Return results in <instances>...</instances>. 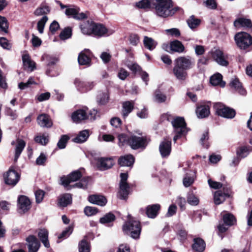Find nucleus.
<instances>
[{"label": "nucleus", "instance_id": "nucleus-1", "mask_svg": "<svg viewBox=\"0 0 252 252\" xmlns=\"http://www.w3.org/2000/svg\"><path fill=\"white\" fill-rule=\"evenodd\" d=\"M173 7L171 0H156L155 14L158 17L165 18L173 16L178 10Z\"/></svg>", "mask_w": 252, "mask_h": 252}, {"label": "nucleus", "instance_id": "nucleus-2", "mask_svg": "<svg viewBox=\"0 0 252 252\" xmlns=\"http://www.w3.org/2000/svg\"><path fill=\"white\" fill-rule=\"evenodd\" d=\"M123 231L133 239H138L141 233L140 222L135 220H129L123 225Z\"/></svg>", "mask_w": 252, "mask_h": 252}, {"label": "nucleus", "instance_id": "nucleus-3", "mask_svg": "<svg viewBox=\"0 0 252 252\" xmlns=\"http://www.w3.org/2000/svg\"><path fill=\"white\" fill-rule=\"evenodd\" d=\"M96 114L97 111L95 110L90 111L88 114L86 110L81 109L74 112L72 114L71 118L76 123H79L86 120L94 121L96 119Z\"/></svg>", "mask_w": 252, "mask_h": 252}, {"label": "nucleus", "instance_id": "nucleus-4", "mask_svg": "<svg viewBox=\"0 0 252 252\" xmlns=\"http://www.w3.org/2000/svg\"><path fill=\"white\" fill-rule=\"evenodd\" d=\"M234 38L237 45L241 49H246L252 45V37L246 32L237 33Z\"/></svg>", "mask_w": 252, "mask_h": 252}, {"label": "nucleus", "instance_id": "nucleus-5", "mask_svg": "<svg viewBox=\"0 0 252 252\" xmlns=\"http://www.w3.org/2000/svg\"><path fill=\"white\" fill-rule=\"evenodd\" d=\"M214 108L219 116L225 118L232 119L236 115L235 111L234 109L226 107L220 103L215 104Z\"/></svg>", "mask_w": 252, "mask_h": 252}, {"label": "nucleus", "instance_id": "nucleus-6", "mask_svg": "<svg viewBox=\"0 0 252 252\" xmlns=\"http://www.w3.org/2000/svg\"><path fill=\"white\" fill-rule=\"evenodd\" d=\"M149 142L148 139L145 137L131 135L129 137L128 145L134 150L140 148H145Z\"/></svg>", "mask_w": 252, "mask_h": 252}, {"label": "nucleus", "instance_id": "nucleus-7", "mask_svg": "<svg viewBox=\"0 0 252 252\" xmlns=\"http://www.w3.org/2000/svg\"><path fill=\"white\" fill-rule=\"evenodd\" d=\"M174 63L186 71L191 69L194 65L193 60L189 56L179 57L174 60Z\"/></svg>", "mask_w": 252, "mask_h": 252}, {"label": "nucleus", "instance_id": "nucleus-8", "mask_svg": "<svg viewBox=\"0 0 252 252\" xmlns=\"http://www.w3.org/2000/svg\"><path fill=\"white\" fill-rule=\"evenodd\" d=\"M174 133L187 134L188 129L185 119L183 117H177L171 122Z\"/></svg>", "mask_w": 252, "mask_h": 252}, {"label": "nucleus", "instance_id": "nucleus-9", "mask_svg": "<svg viewBox=\"0 0 252 252\" xmlns=\"http://www.w3.org/2000/svg\"><path fill=\"white\" fill-rule=\"evenodd\" d=\"M114 32V30L107 29L103 25L94 23L92 34L95 36H108L112 34Z\"/></svg>", "mask_w": 252, "mask_h": 252}, {"label": "nucleus", "instance_id": "nucleus-10", "mask_svg": "<svg viewBox=\"0 0 252 252\" xmlns=\"http://www.w3.org/2000/svg\"><path fill=\"white\" fill-rule=\"evenodd\" d=\"M223 191H216L214 195V202L216 205H219L222 203L227 197H229L231 193V189L230 187H223Z\"/></svg>", "mask_w": 252, "mask_h": 252}, {"label": "nucleus", "instance_id": "nucleus-11", "mask_svg": "<svg viewBox=\"0 0 252 252\" xmlns=\"http://www.w3.org/2000/svg\"><path fill=\"white\" fill-rule=\"evenodd\" d=\"M4 182L6 184L14 186L20 179V175L15 170L10 169L3 175Z\"/></svg>", "mask_w": 252, "mask_h": 252}, {"label": "nucleus", "instance_id": "nucleus-12", "mask_svg": "<svg viewBox=\"0 0 252 252\" xmlns=\"http://www.w3.org/2000/svg\"><path fill=\"white\" fill-rule=\"evenodd\" d=\"M82 177L81 172L79 171H74L71 173L67 176H63L61 177V184L65 188L68 186L71 182H73L80 179Z\"/></svg>", "mask_w": 252, "mask_h": 252}, {"label": "nucleus", "instance_id": "nucleus-13", "mask_svg": "<svg viewBox=\"0 0 252 252\" xmlns=\"http://www.w3.org/2000/svg\"><path fill=\"white\" fill-rule=\"evenodd\" d=\"M223 221L224 224H220L218 225V229L220 232H225L227 230L228 227L235 223L236 220L232 214L227 213L223 215Z\"/></svg>", "mask_w": 252, "mask_h": 252}, {"label": "nucleus", "instance_id": "nucleus-14", "mask_svg": "<svg viewBox=\"0 0 252 252\" xmlns=\"http://www.w3.org/2000/svg\"><path fill=\"white\" fill-rule=\"evenodd\" d=\"M159 151L163 158L169 156L171 152V141L169 138H164L160 143Z\"/></svg>", "mask_w": 252, "mask_h": 252}, {"label": "nucleus", "instance_id": "nucleus-15", "mask_svg": "<svg viewBox=\"0 0 252 252\" xmlns=\"http://www.w3.org/2000/svg\"><path fill=\"white\" fill-rule=\"evenodd\" d=\"M31 207L30 199L24 195H21L18 199V211L20 214H24L28 211Z\"/></svg>", "mask_w": 252, "mask_h": 252}, {"label": "nucleus", "instance_id": "nucleus-16", "mask_svg": "<svg viewBox=\"0 0 252 252\" xmlns=\"http://www.w3.org/2000/svg\"><path fill=\"white\" fill-rule=\"evenodd\" d=\"M213 59L220 65L226 66L228 64L227 56L219 49H216L211 52Z\"/></svg>", "mask_w": 252, "mask_h": 252}, {"label": "nucleus", "instance_id": "nucleus-17", "mask_svg": "<svg viewBox=\"0 0 252 252\" xmlns=\"http://www.w3.org/2000/svg\"><path fill=\"white\" fill-rule=\"evenodd\" d=\"M74 84L78 90L85 92L92 89L95 83L93 81L84 82L80 79L76 78L74 80Z\"/></svg>", "mask_w": 252, "mask_h": 252}, {"label": "nucleus", "instance_id": "nucleus-18", "mask_svg": "<svg viewBox=\"0 0 252 252\" xmlns=\"http://www.w3.org/2000/svg\"><path fill=\"white\" fill-rule=\"evenodd\" d=\"M79 11L80 9L78 7L68 8L66 9L65 13L67 16L77 20H82L87 18L86 14L83 12L79 13Z\"/></svg>", "mask_w": 252, "mask_h": 252}, {"label": "nucleus", "instance_id": "nucleus-19", "mask_svg": "<svg viewBox=\"0 0 252 252\" xmlns=\"http://www.w3.org/2000/svg\"><path fill=\"white\" fill-rule=\"evenodd\" d=\"M91 52L89 49H85L78 55V61L80 65L90 66L91 64Z\"/></svg>", "mask_w": 252, "mask_h": 252}, {"label": "nucleus", "instance_id": "nucleus-20", "mask_svg": "<svg viewBox=\"0 0 252 252\" xmlns=\"http://www.w3.org/2000/svg\"><path fill=\"white\" fill-rule=\"evenodd\" d=\"M12 145H15L14 161H16L26 146V142L21 139L17 138L15 141L11 142Z\"/></svg>", "mask_w": 252, "mask_h": 252}, {"label": "nucleus", "instance_id": "nucleus-21", "mask_svg": "<svg viewBox=\"0 0 252 252\" xmlns=\"http://www.w3.org/2000/svg\"><path fill=\"white\" fill-rule=\"evenodd\" d=\"M96 166L100 170L111 168L114 164L112 158H99L96 159Z\"/></svg>", "mask_w": 252, "mask_h": 252}, {"label": "nucleus", "instance_id": "nucleus-22", "mask_svg": "<svg viewBox=\"0 0 252 252\" xmlns=\"http://www.w3.org/2000/svg\"><path fill=\"white\" fill-rule=\"evenodd\" d=\"M26 241L28 243L29 252H37L40 246L37 238L33 235H30L27 238Z\"/></svg>", "mask_w": 252, "mask_h": 252}, {"label": "nucleus", "instance_id": "nucleus-23", "mask_svg": "<svg viewBox=\"0 0 252 252\" xmlns=\"http://www.w3.org/2000/svg\"><path fill=\"white\" fill-rule=\"evenodd\" d=\"M172 71L174 76L179 81H184L188 78V74L187 71L179 66L176 64L174 63V67Z\"/></svg>", "mask_w": 252, "mask_h": 252}, {"label": "nucleus", "instance_id": "nucleus-24", "mask_svg": "<svg viewBox=\"0 0 252 252\" xmlns=\"http://www.w3.org/2000/svg\"><path fill=\"white\" fill-rule=\"evenodd\" d=\"M38 124L43 127H50L52 126V122L50 117L46 114H42L37 118Z\"/></svg>", "mask_w": 252, "mask_h": 252}, {"label": "nucleus", "instance_id": "nucleus-25", "mask_svg": "<svg viewBox=\"0 0 252 252\" xmlns=\"http://www.w3.org/2000/svg\"><path fill=\"white\" fill-rule=\"evenodd\" d=\"M134 162V158L130 154L121 156L118 159V163L121 166H131Z\"/></svg>", "mask_w": 252, "mask_h": 252}, {"label": "nucleus", "instance_id": "nucleus-26", "mask_svg": "<svg viewBox=\"0 0 252 252\" xmlns=\"http://www.w3.org/2000/svg\"><path fill=\"white\" fill-rule=\"evenodd\" d=\"M22 61L25 69L32 71L35 68V63L31 59L28 54H26L22 56Z\"/></svg>", "mask_w": 252, "mask_h": 252}, {"label": "nucleus", "instance_id": "nucleus-27", "mask_svg": "<svg viewBox=\"0 0 252 252\" xmlns=\"http://www.w3.org/2000/svg\"><path fill=\"white\" fill-rule=\"evenodd\" d=\"M88 200L92 203L101 206H104L107 203L106 198L103 196L99 195H90L88 197Z\"/></svg>", "mask_w": 252, "mask_h": 252}, {"label": "nucleus", "instance_id": "nucleus-28", "mask_svg": "<svg viewBox=\"0 0 252 252\" xmlns=\"http://www.w3.org/2000/svg\"><path fill=\"white\" fill-rule=\"evenodd\" d=\"M160 208V205L158 204L149 205L146 208V215L149 218L154 219L158 215Z\"/></svg>", "mask_w": 252, "mask_h": 252}, {"label": "nucleus", "instance_id": "nucleus-29", "mask_svg": "<svg viewBox=\"0 0 252 252\" xmlns=\"http://www.w3.org/2000/svg\"><path fill=\"white\" fill-rule=\"evenodd\" d=\"M234 26L237 28L240 27L251 28L252 27V23L250 19L244 18H239L234 22Z\"/></svg>", "mask_w": 252, "mask_h": 252}, {"label": "nucleus", "instance_id": "nucleus-30", "mask_svg": "<svg viewBox=\"0 0 252 252\" xmlns=\"http://www.w3.org/2000/svg\"><path fill=\"white\" fill-rule=\"evenodd\" d=\"M89 136L90 131L88 129L83 130L72 140L75 143H82L86 141Z\"/></svg>", "mask_w": 252, "mask_h": 252}, {"label": "nucleus", "instance_id": "nucleus-31", "mask_svg": "<svg viewBox=\"0 0 252 252\" xmlns=\"http://www.w3.org/2000/svg\"><path fill=\"white\" fill-rule=\"evenodd\" d=\"M230 85L232 88H234L240 94L245 95L246 94V91L243 88L242 85L238 78H235L230 82Z\"/></svg>", "mask_w": 252, "mask_h": 252}, {"label": "nucleus", "instance_id": "nucleus-32", "mask_svg": "<svg viewBox=\"0 0 252 252\" xmlns=\"http://www.w3.org/2000/svg\"><path fill=\"white\" fill-rule=\"evenodd\" d=\"M170 49L172 51L182 53L184 52L185 47L181 42L178 40H175L170 43Z\"/></svg>", "mask_w": 252, "mask_h": 252}, {"label": "nucleus", "instance_id": "nucleus-33", "mask_svg": "<svg viewBox=\"0 0 252 252\" xmlns=\"http://www.w3.org/2000/svg\"><path fill=\"white\" fill-rule=\"evenodd\" d=\"M38 236L44 246L48 248L50 247V243L48 239V233L46 229H40L38 233Z\"/></svg>", "mask_w": 252, "mask_h": 252}, {"label": "nucleus", "instance_id": "nucleus-34", "mask_svg": "<svg viewBox=\"0 0 252 252\" xmlns=\"http://www.w3.org/2000/svg\"><path fill=\"white\" fill-rule=\"evenodd\" d=\"M94 23L87 21L80 26L82 33L84 34L91 35L92 34Z\"/></svg>", "mask_w": 252, "mask_h": 252}, {"label": "nucleus", "instance_id": "nucleus-35", "mask_svg": "<svg viewBox=\"0 0 252 252\" xmlns=\"http://www.w3.org/2000/svg\"><path fill=\"white\" fill-rule=\"evenodd\" d=\"M196 113L198 118H205L210 114V108L206 105L200 106L197 108Z\"/></svg>", "mask_w": 252, "mask_h": 252}, {"label": "nucleus", "instance_id": "nucleus-36", "mask_svg": "<svg viewBox=\"0 0 252 252\" xmlns=\"http://www.w3.org/2000/svg\"><path fill=\"white\" fill-rule=\"evenodd\" d=\"M222 75L220 73L216 74L210 78V83L213 86L220 85L221 87H224L225 82L222 81Z\"/></svg>", "mask_w": 252, "mask_h": 252}, {"label": "nucleus", "instance_id": "nucleus-37", "mask_svg": "<svg viewBox=\"0 0 252 252\" xmlns=\"http://www.w3.org/2000/svg\"><path fill=\"white\" fill-rule=\"evenodd\" d=\"M192 248L198 252H203L205 248V243L204 241L200 238H195L194 239V244L192 245Z\"/></svg>", "mask_w": 252, "mask_h": 252}, {"label": "nucleus", "instance_id": "nucleus-38", "mask_svg": "<svg viewBox=\"0 0 252 252\" xmlns=\"http://www.w3.org/2000/svg\"><path fill=\"white\" fill-rule=\"evenodd\" d=\"M133 101H126L123 104V116L126 117L132 111L133 109Z\"/></svg>", "mask_w": 252, "mask_h": 252}, {"label": "nucleus", "instance_id": "nucleus-39", "mask_svg": "<svg viewBox=\"0 0 252 252\" xmlns=\"http://www.w3.org/2000/svg\"><path fill=\"white\" fill-rule=\"evenodd\" d=\"M72 201V197L70 194H63L59 199V204L62 207H66L70 204Z\"/></svg>", "mask_w": 252, "mask_h": 252}, {"label": "nucleus", "instance_id": "nucleus-40", "mask_svg": "<svg viewBox=\"0 0 252 252\" xmlns=\"http://www.w3.org/2000/svg\"><path fill=\"white\" fill-rule=\"evenodd\" d=\"M129 186L127 184L120 183V198L125 199L128 194Z\"/></svg>", "mask_w": 252, "mask_h": 252}, {"label": "nucleus", "instance_id": "nucleus-41", "mask_svg": "<svg viewBox=\"0 0 252 252\" xmlns=\"http://www.w3.org/2000/svg\"><path fill=\"white\" fill-rule=\"evenodd\" d=\"M109 94L107 91L99 93L97 96V102L100 105H105L109 101Z\"/></svg>", "mask_w": 252, "mask_h": 252}, {"label": "nucleus", "instance_id": "nucleus-42", "mask_svg": "<svg viewBox=\"0 0 252 252\" xmlns=\"http://www.w3.org/2000/svg\"><path fill=\"white\" fill-rule=\"evenodd\" d=\"M144 46L149 50H153L157 46V43L152 38L145 36L144 38Z\"/></svg>", "mask_w": 252, "mask_h": 252}, {"label": "nucleus", "instance_id": "nucleus-43", "mask_svg": "<svg viewBox=\"0 0 252 252\" xmlns=\"http://www.w3.org/2000/svg\"><path fill=\"white\" fill-rule=\"evenodd\" d=\"M125 65L133 73L139 71L141 67L136 63L127 59L125 62Z\"/></svg>", "mask_w": 252, "mask_h": 252}, {"label": "nucleus", "instance_id": "nucleus-44", "mask_svg": "<svg viewBox=\"0 0 252 252\" xmlns=\"http://www.w3.org/2000/svg\"><path fill=\"white\" fill-rule=\"evenodd\" d=\"M166 96L159 90H157L154 94V100L158 103H162L165 101Z\"/></svg>", "mask_w": 252, "mask_h": 252}, {"label": "nucleus", "instance_id": "nucleus-45", "mask_svg": "<svg viewBox=\"0 0 252 252\" xmlns=\"http://www.w3.org/2000/svg\"><path fill=\"white\" fill-rule=\"evenodd\" d=\"M50 12V8L47 5H41L37 8L34 11V13L36 16H41L47 14Z\"/></svg>", "mask_w": 252, "mask_h": 252}, {"label": "nucleus", "instance_id": "nucleus-46", "mask_svg": "<svg viewBox=\"0 0 252 252\" xmlns=\"http://www.w3.org/2000/svg\"><path fill=\"white\" fill-rule=\"evenodd\" d=\"M200 22V20L195 18L194 16H191L187 20L188 24L189 27L191 29H193L199 26Z\"/></svg>", "mask_w": 252, "mask_h": 252}, {"label": "nucleus", "instance_id": "nucleus-47", "mask_svg": "<svg viewBox=\"0 0 252 252\" xmlns=\"http://www.w3.org/2000/svg\"><path fill=\"white\" fill-rule=\"evenodd\" d=\"M193 182L194 178L192 172L189 174H187L183 179V185L186 187L190 186Z\"/></svg>", "mask_w": 252, "mask_h": 252}, {"label": "nucleus", "instance_id": "nucleus-48", "mask_svg": "<svg viewBox=\"0 0 252 252\" xmlns=\"http://www.w3.org/2000/svg\"><path fill=\"white\" fill-rule=\"evenodd\" d=\"M115 220V216L112 213H108L105 215L103 217L100 219L99 221L101 223L105 224L111 222Z\"/></svg>", "mask_w": 252, "mask_h": 252}, {"label": "nucleus", "instance_id": "nucleus-49", "mask_svg": "<svg viewBox=\"0 0 252 252\" xmlns=\"http://www.w3.org/2000/svg\"><path fill=\"white\" fill-rule=\"evenodd\" d=\"M188 202L191 205L196 206L199 202V200L195 194L192 193H189L187 197Z\"/></svg>", "mask_w": 252, "mask_h": 252}, {"label": "nucleus", "instance_id": "nucleus-50", "mask_svg": "<svg viewBox=\"0 0 252 252\" xmlns=\"http://www.w3.org/2000/svg\"><path fill=\"white\" fill-rule=\"evenodd\" d=\"M34 140L39 144L45 145L48 142L49 137L48 135L43 134L42 135L36 136L34 138Z\"/></svg>", "mask_w": 252, "mask_h": 252}, {"label": "nucleus", "instance_id": "nucleus-51", "mask_svg": "<svg viewBox=\"0 0 252 252\" xmlns=\"http://www.w3.org/2000/svg\"><path fill=\"white\" fill-rule=\"evenodd\" d=\"M8 23L4 17L0 16V32L7 33L8 32Z\"/></svg>", "mask_w": 252, "mask_h": 252}, {"label": "nucleus", "instance_id": "nucleus-52", "mask_svg": "<svg viewBox=\"0 0 252 252\" xmlns=\"http://www.w3.org/2000/svg\"><path fill=\"white\" fill-rule=\"evenodd\" d=\"M79 252H90L89 244L85 239L79 244Z\"/></svg>", "mask_w": 252, "mask_h": 252}, {"label": "nucleus", "instance_id": "nucleus-53", "mask_svg": "<svg viewBox=\"0 0 252 252\" xmlns=\"http://www.w3.org/2000/svg\"><path fill=\"white\" fill-rule=\"evenodd\" d=\"M69 139V137L67 135H62L57 144V146L59 148L61 149L65 148L66 144Z\"/></svg>", "mask_w": 252, "mask_h": 252}, {"label": "nucleus", "instance_id": "nucleus-54", "mask_svg": "<svg viewBox=\"0 0 252 252\" xmlns=\"http://www.w3.org/2000/svg\"><path fill=\"white\" fill-rule=\"evenodd\" d=\"M72 34L71 28L67 27L65 28L60 33V36L62 39L65 40L70 38Z\"/></svg>", "mask_w": 252, "mask_h": 252}, {"label": "nucleus", "instance_id": "nucleus-55", "mask_svg": "<svg viewBox=\"0 0 252 252\" xmlns=\"http://www.w3.org/2000/svg\"><path fill=\"white\" fill-rule=\"evenodd\" d=\"M48 20L47 16H44L37 23V29L40 33L43 32L45 23Z\"/></svg>", "mask_w": 252, "mask_h": 252}, {"label": "nucleus", "instance_id": "nucleus-56", "mask_svg": "<svg viewBox=\"0 0 252 252\" xmlns=\"http://www.w3.org/2000/svg\"><path fill=\"white\" fill-rule=\"evenodd\" d=\"M150 5L151 3L149 0H141L136 3V6L141 9L149 8Z\"/></svg>", "mask_w": 252, "mask_h": 252}, {"label": "nucleus", "instance_id": "nucleus-57", "mask_svg": "<svg viewBox=\"0 0 252 252\" xmlns=\"http://www.w3.org/2000/svg\"><path fill=\"white\" fill-rule=\"evenodd\" d=\"M35 84L34 79L32 77H30L28 81L26 83L21 82L19 84V88L21 90H24L28 87H29L31 85Z\"/></svg>", "mask_w": 252, "mask_h": 252}, {"label": "nucleus", "instance_id": "nucleus-58", "mask_svg": "<svg viewBox=\"0 0 252 252\" xmlns=\"http://www.w3.org/2000/svg\"><path fill=\"white\" fill-rule=\"evenodd\" d=\"M35 84L34 79L32 77H30L28 81L26 83L21 82L19 84V88L21 90H24L28 87H29L31 85Z\"/></svg>", "mask_w": 252, "mask_h": 252}, {"label": "nucleus", "instance_id": "nucleus-59", "mask_svg": "<svg viewBox=\"0 0 252 252\" xmlns=\"http://www.w3.org/2000/svg\"><path fill=\"white\" fill-rule=\"evenodd\" d=\"M97 209L95 207L87 206L84 209V213L87 216H91L96 214Z\"/></svg>", "mask_w": 252, "mask_h": 252}, {"label": "nucleus", "instance_id": "nucleus-60", "mask_svg": "<svg viewBox=\"0 0 252 252\" xmlns=\"http://www.w3.org/2000/svg\"><path fill=\"white\" fill-rule=\"evenodd\" d=\"M89 180V178L83 179L81 182L76 183L73 187L80 189H86Z\"/></svg>", "mask_w": 252, "mask_h": 252}, {"label": "nucleus", "instance_id": "nucleus-61", "mask_svg": "<svg viewBox=\"0 0 252 252\" xmlns=\"http://www.w3.org/2000/svg\"><path fill=\"white\" fill-rule=\"evenodd\" d=\"M129 137L125 134H122L118 136V139L119 140V146H122L125 144H128Z\"/></svg>", "mask_w": 252, "mask_h": 252}, {"label": "nucleus", "instance_id": "nucleus-62", "mask_svg": "<svg viewBox=\"0 0 252 252\" xmlns=\"http://www.w3.org/2000/svg\"><path fill=\"white\" fill-rule=\"evenodd\" d=\"M44 191L41 189H38L35 192V196L36 199V202L37 203H40L44 197Z\"/></svg>", "mask_w": 252, "mask_h": 252}, {"label": "nucleus", "instance_id": "nucleus-63", "mask_svg": "<svg viewBox=\"0 0 252 252\" xmlns=\"http://www.w3.org/2000/svg\"><path fill=\"white\" fill-rule=\"evenodd\" d=\"M248 154V149L246 147H240L237 151V155L242 158L247 157Z\"/></svg>", "mask_w": 252, "mask_h": 252}, {"label": "nucleus", "instance_id": "nucleus-64", "mask_svg": "<svg viewBox=\"0 0 252 252\" xmlns=\"http://www.w3.org/2000/svg\"><path fill=\"white\" fill-rule=\"evenodd\" d=\"M73 227L71 226H69L64 230L63 231L62 234L59 236V238H66L69 236L72 232Z\"/></svg>", "mask_w": 252, "mask_h": 252}]
</instances>
